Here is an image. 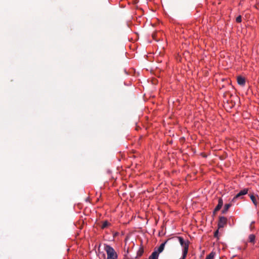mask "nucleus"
Listing matches in <instances>:
<instances>
[{
  "label": "nucleus",
  "mask_w": 259,
  "mask_h": 259,
  "mask_svg": "<svg viewBox=\"0 0 259 259\" xmlns=\"http://www.w3.org/2000/svg\"><path fill=\"white\" fill-rule=\"evenodd\" d=\"M104 250L107 253V259H117L118 256L114 248L109 245H105Z\"/></svg>",
  "instance_id": "obj_1"
},
{
  "label": "nucleus",
  "mask_w": 259,
  "mask_h": 259,
  "mask_svg": "<svg viewBox=\"0 0 259 259\" xmlns=\"http://www.w3.org/2000/svg\"><path fill=\"white\" fill-rule=\"evenodd\" d=\"M177 238H178L181 246L183 248L182 252L184 251L186 249L187 253H188L189 245V241L188 240L184 241L183 238L181 236H178Z\"/></svg>",
  "instance_id": "obj_2"
},
{
  "label": "nucleus",
  "mask_w": 259,
  "mask_h": 259,
  "mask_svg": "<svg viewBox=\"0 0 259 259\" xmlns=\"http://www.w3.org/2000/svg\"><path fill=\"white\" fill-rule=\"evenodd\" d=\"M227 218L221 216L219 217L218 223V229H221L224 228L225 225L227 224Z\"/></svg>",
  "instance_id": "obj_3"
},
{
  "label": "nucleus",
  "mask_w": 259,
  "mask_h": 259,
  "mask_svg": "<svg viewBox=\"0 0 259 259\" xmlns=\"http://www.w3.org/2000/svg\"><path fill=\"white\" fill-rule=\"evenodd\" d=\"M223 205V199L220 197L218 199V204L215 207V208L213 210V214H215L217 211H218L219 210L221 209V208L222 207Z\"/></svg>",
  "instance_id": "obj_4"
},
{
  "label": "nucleus",
  "mask_w": 259,
  "mask_h": 259,
  "mask_svg": "<svg viewBox=\"0 0 259 259\" xmlns=\"http://www.w3.org/2000/svg\"><path fill=\"white\" fill-rule=\"evenodd\" d=\"M101 229L104 230L107 228L108 227L111 226V224L107 220L102 221L99 225Z\"/></svg>",
  "instance_id": "obj_5"
},
{
  "label": "nucleus",
  "mask_w": 259,
  "mask_h": 259,
  "mask_svg": "<svg viewBox=\"0 0 259 259\" xmlns=\"http://www.w3.org/2000/svg\"><path fill=\"white\" fill-rule=\"evenodd\" d=\"M248 193V189H244L241 190L233 198V199L235 198H240L241 196L246 195Z\"/></svg>",
  "instance_id": "obj_6"
},
{
  "label": "nucleus",
  "mask_w": 259,
  "mask_h": 259,
  "mask_svg": "<svg viewBox=\"0 0 259 259\" xmlns=\"http://www.w3.org/2000/svg\"><path fill=\"white\" fill-rule=\"evenodd\" d=\"M170 239H168L165 242L161 244V245L159 246L157 250V252H158V253H161V252L163 251L165 244H166L167 241Z\"/></svg>",
  "instance_id": "obj_7"
},
{
  "label": "nucleus",
  "mask_w": 259,
  "mask_h": 259,
  "mask_svg": "<svg viewBox=\"0 0 259 259\" xmlns=\"http://www.w3.org/2000/svg\"><path fill=\"white\" fill-rule=\"evenodd\" d=\"M237 83L241 85H244L245 83V80L244 78L242 76L237 77Z\"/></svg>",
  "instance_id": "obj_8"
},
{
  "label": "nucleus",
  "mask_w": 259,
  "mask_h": 259,
  "mask_svg": "<svg viewBox=\"0 0 259 259\" xmlns=\"http://www.w3.org/2000/svg\"><path fill=\"white\" fill-rule=\"evenodd\" d=\"M231 205H232L231 203L226 204L224 207V208L222 210V213L223 214L226 213L228 211L230 207L231 206Z\"/></svg>",
  "instance_id": "obj_9"
},
{
  "label": "nucleus",
  "mask_w": 259,
  "mask_h": 259,
  "mask_svg": "<svg viewBox=\"0 0 259 259\" xmlns=\"http://www.w3.org/2000/svg\"><path fill=\"white\" fill-rule=\"evenodd\" d=\"M159 253H158V252H157L156 251H154V252H153L152 253L151 255L149 257L148 259H156V258H157L158 257V255H159Z\"/></svg>",
  "instance_id": "obj_10"
},
{
  "label": "nucleus",
  "mask_w": 259,
  "mask_h": 259,
  "mask_svg": "<svg viewBox=\"0 0 259 259\" xmlns=\"http://www.w3.org/2000/svg\"><path fill=\"white\" fill-rule=\"evenodd\" d=\"M255 236L254 234H250L248 236V241L253 244L255 243Z\"/></svg>",
  "instance_id": "obj_11"
},
{
  "label": "nucleus",
  "mask_w": 259,
  "mask_h": 259,
  "mask_svg": "<svg viewBox=\"0 0 259 259\" xmlns=\"http://www.w3.org/2000/svg\"><path fill=\"white\" fill-rule=\"evenodd\" d=\"M250 198L251 200H252V202L253 203V204L255 206H257V201L256 200V199L255 197L253 195H250Z\"/></svg>",
  "instance_id": "obj_12"
},
{
  "label": "nucleus",
  "mask_w": 259,
  "mask_h": 259,
  "mask_svg": "<svg viewBox=\"0 0 259 259\" xmlns=\"http://www.w3.org/2000/svg\"><path fill=\"white\" fill-rule=\"evenodd\" d=\"M215 254V252L213 251L211 252L208 255L206 256L205 259H213Z\"/></svg>",
  "instance_id": "obj_13"
},
{
  "label": "nucleus",
  "mask_w": 259,
  "mask_h": 259,
  "mask_svg": "<svg viewBox=\"0 0 259 259\" xmlns=\"http://www.w3.org/2000/svg\"><path fill=\"white\" fill-rule=\"evenodd\" d=\"M236 21L237 23L241 22V21H242V17H241V15H239L238 17H237V18H236Z\"/></svg>",
  "instance_id": "obj_14"
},
{
  "label": "nucleus",
  "mask_w": 259,
  "mask_h": 259,
  "mask_svg": "<svg viewBox=\"0 0 259 259\" xmlns=\"http://www.w3.org/2000/svg\"><path fill=\"white\" fill-rule=\"evenodd\" d=\"M218 235H219V229L217 230L214 232V237L215 238H219Z\"/></svg>",
  "instance_id": "obj_15"
}]
</instances>
